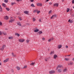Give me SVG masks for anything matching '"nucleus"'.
Segmentation results:
<instances>
[{
    "instance_id": "1",
    "label": "nucleus",
    "mask_w": 74,
    "mask_h": 74,
    "mask_svg": "<svg viewBox=\"0 0 74 74\" xmlns=\"http://www.w3.org/2000/svg\"><path fill=\"white\" fill-rule=\"evenodd\" d=\"M55 73V71L53 70L51 71H49V74H54V73Z\"/></svg>"
},
{
    "instance_id": "2",
    "label": "nucleus",
    "mask_w": 74,
    "mask_h": 74,
    "mask_svg": "<svg viewBox=\"0 0 74 74\" xmlns=\"http://www.w3.org/2000/svg\"><path fill=\"white\" fill-rule=\"evenodd\" d=\"M18 41L19 42H23L24 41H25V40L23 39H18Z\"/></svg>"
},
{
    "instance_id": "3",
    "label": "nucleus",
    "mask_w": 74,
    "mask_h": 74,
    "mask_svg": "<svg viewBox=\"0 0 74 74\" xmlns=\"http://www.w3.org/2000/svg\"><path fill=\"white\" fill-rule=\"evenodd\" d=\"M9 60V58H7L5 60H4L3 62H4V63H6V62H8Z\"/></svg>"
},
{
    "instance_id": "4",
    "label": "nucleus",
    "mask_w": 74,
    "mask_h": 74,
    "mask_svg": "<svg viewBox=\"0 0 74 74\" xmlns=\"http://www.w3.org/2000/svg\"><path fill=\"white\" fill-rule=\"evenodd\" d=\"M68 64L69 66H72L73 64V62H70L68 63Z\"/></svg>"
},
{
    "instance_id": "5",
    "label": "nucleus",
    "mask_w": 74,
    "mask_h": 74,
    "mask_svg": "<svg viewBox=\"0 0 74 74\" xmlns=\"http://www.w3.org/2000/svg\"><path fill=\"white\" fill-rule=\"evenodd\" d=\"M36 4L38 6H41L42 5V3H38Z\"/></svg>"
},
{
    "instance_id": "6",
    "label": "nucleus",
    "mask_w": 74,
    "mask_h": 74,
    "mask_svg": "<svg viewBox=\"0 0 74 74\" xmlns=\"http://www.w3.org/2000/svg\"><path fill=\"white\" fill-rule=\"evenodd\" d=\"M9 18L8 16H6L4 17V18L5 19H6V20H7L8 19H9V18Z\"/></svg>"
},
{
    "instance_id": "7",
    "label": "nucleus",
    "mask_w": 74,
    "mask_h": 74,
    "mask_svg": "<svg viewBox=\"0 0 74 74\" xmlns=\"http://www.w3.org/2000/svg\"><path fill=\"white\" fill-rule=\"evenodd\" d=\"M63 72L64 73H65V72H67V68H65L63 70Z\"/></svg>"
},
{
    "instance_id": "8",
    "label": "nucleus",
    "mask_w": 74,
    "mask_h": 74,
    "mask_svg": "<svg viewBox=\"0 0 74 74\" xmlns=\"http://www.w3.org/2000/svg\"><path fill=\"white\" fill-rule=\"evenodd\" d=\"M58 5H59V4L58 3H55L53 5V6L54 7H58Z\"/></svg>"
},
{
    "instance_id": "9",
    "label": "nucleus",
    "mask_w": 74,
    "mask_h": 74,
    "mask_svg": "<svg viewBox=\"0 0 74 74\" xmlns=\"http://www.w3.org/2000/svg\"><path fill=\"white\" fill-rule=\"evenodd\" d=\"M51 40H53V38H50L48 40V41L49 42H51Z\"/></svg>"
},
{
    "instance_id": "10",
    "label": "nucleus",
    "mask_w": 74,
    "mask_h": 74,
    "mask_svg": "<svg viewBox=\"0 0 74 74\" xmlns=\"http://www.w3.org/2000/svg\"><path fill=\"white\" fill-rule=\"evenodd\" d=\"M15 20L14 19H11L9 21V22L10 23H12V22H13V21H14Z\"/></svg>"
},
{
    "instance_id": "11",
    "label": "nucleus",
    "mask_w": 74,
    "mask_h": 74,
    "mask_svg": "<svg viewBox=\"0 0 74 74\" xmlns=\"http://www.w3.org/2000/svg\"><path fill=\"white\" fill-rule=\"evenodd\" d=\"M24 13L27 14H29V11H25L24 12Z\"/></svg>"
},
{
    "instance_id": "12",
    "label": "nucleus",
    "mask_w": 74,
    "mask_h": 74,
    "mask_svg": "<svg viewBox=\"0 0 74 74\" xmlns=\"http://www.w3.org/2000/svg\"><path fill=\"white\" fill-rule=\"evenodd\" d=\"M12 56H13V57H16V54H14V53H12Z\"/></svg>"
},
{
    "instance_id": "13",
    "label": "nucleus",
    "mask_w": 74,
    "mask_h": 74,
    "mask_svg": "<svg viewBox=\"0 0 74 74\" xmlns=\"http://www.w3.org/2000/svg\"><path fill=\"white\" fill-rule=\"evenodd\" d=\"M62 45H58V48L59 49H60V48H61V47H62Z\"/></svg>"
},
{
    "instance_id": "14",
    "label": "nucleus",
    "mask_w": 74,
    "mask_h": 74,
    "mask_svg": "<svg viewBox=\"0 0 74 74\" xmlns=\"http://www.w3.org/2000/svg\"><path fill=\"white\" fill-rule=\"evenodd\" d=\"M58 67H60V68H62V67H63V66H62V65H59V66H58V67H57V69H58Z\"/></svg>"
},
{
    "instance_id": "15",
    "label": "nucleus",
    "mask_w": 74,
    "mask_h": 74,
    "mask_svg": "<svg viewBox=\"0 0 74 74\" xmlns=\"http://www.w3.org/2000/svg\"><path fill=\"white\" fill-rule=\"evenodd\" d=\"M57 57H58L57 55H55L54 56V57H53L54 59H56V58H57Z\"/></svg>"
},
{
    "instance_id": "16",
    "label": "nucleus",
    "mask_w": 74,
    "mask_h": 74,
    "mask_svg": "<svg viewBox=\"0 0 74 74\" xmlns=\"http://www.w3.org/2000/svg\"><path fill=\"white\" fill-rule=\"evenodd\" d=\"M16 69H17V70L18 71H19V70H20V67L19 66H17L16 67Z\"/></svg>"
},
{
    "instance_id": "17",
    "label": "nucleus",
    "mask_w": 74,
    "mask_h": 74,
    "mask_svg": "<svg viewBox=\"0 0 74 74\" xmlns=\"http://www.w3.org/2000/svg\"><path fill=\"white\" fill-rule=\"evenodd\" d=\"M56 15H53L51 17V19H52V18H53L54 16H55V17H56Z\"/></svg>"
},
{
    "instance_id": "18",
    "label": "nucleus",
    "mask_w": 74,
    "mask_h": 74,
    "mask_svg": "<svg viewBox=\"0 0 74 74\" xmlns=\"http://www.w3.org/2000/svg\"><path fill=\"white\" fill-rule=\"evenodd\" d=\"M15 34L16 36H17L18 37H19V36H20V35L18 33H16Z\"/></svg>"
},
{
    "instance_id": "19",
    "label": "nucleus",
    "mask_w": 74,
    "mask_h": 74,
    "mask_svg": "<svg viewBox=\"0 0 74 74\" xmlns=\"http://www.w3.org/2000/svg\"><path fill=\"white\" fill-rule=\"evenodd\" d=\"M38 31H39V29H37L34 31V32H38Z\"/></svg>"
},
{
    "instance_id": "20",
    "label": "nucleus",
    "mask_w": 74,
    "mask_h": 74,
    "mask_svg": "<svg viewBox=\"0 0 74 74\" xmlns=\"http://www.w3.org/2000/svg\"><path fill=\"white\" fill-rule=\"evenodd\" d=\"M69 11H70V9L69 8H67V10H66L67 12H69Z\"/></svg>"
},
{
    "instance_id": "21",
    "label": "nucleus",
    "mask_w": 74,
    "mask_h": 74,
    "mask_svg": "<svg viewBox=\"0 0 74 74\" xmlns=\"http://www.w3.org/2000/svg\"><path fill=\"white\" fill-rule=\"evenodd\" d=\"M35 64V62H32V63L30 64V65H32V66H34Z\"/></svg>"
},
{
    "instance_id": "22",
    "label": "nucleus",
    "mask_w": 74,
    "mask_h": 74,
    "mask_svg": "<svg viewBox=\"0 0 74 74\" xmlns=\"http://www.w3.org/2000/svg\"><path fill=\"white\" fill-rule=\"evenodd\" d=\"M65 60H66V61L67 60H70V58H65Z\"/></svg>"
},
{
    "instance_id": "23",
    "label": "nucleus",
    "mask_w": 74,
    "mask_h": 74,
    "mask_svg": "<svg viewBox=\"0 0 74 74\" xmlns=\"http://www.w3.org/2000/svg\"><path fill=\"white\" fill-rule=\"evenodd\" d=\"M2 5H3V7H6V5H5V3H3L2 4Z\"/></svg>"
},
{
    "instance_id": "24",
    "label": "nucleus",
    "mask_w": 74,
    "mask_h": 74,
    "mask_svg": "<svg viewBox=\"0 0 74 74\" xmlns=\"http://www.w3.org/2000/svg\"><path fill=\"white\" fill-rule=\"evenodd\" d=\"M17 23L18 25H19V26H21V23L18 22Z\"/></svg>"
},
{
    "instance_id": "25",
    "label": "nucleus",
    "mask_w": 74,
    "mask_h": 74,
    "mask_svg": "<svg viewBox=\"0 0 74 74\" xmlns=\"http://www.w3.org/2000/svg\"><path fill=\"white\" fill-rule=\"evenodd\" d=\"M37 11H38L37 10H35L34 11V13H35V12H37Z\"/></svg>"
},
{
    "instance_id": "26",
    "label": "nucleus",
    "mask_w": 74,
    "mask_h": 74,
    "mask_svg": "<svg viewBox=\"0 0 74 74\" xmlns=\"http://www.w3.org/2000/svg\"><path fill=\"white\" fill-rule=\"evenodd\" d=\"M2 11V8L1 7V6L0 5V11Z\"/></svg>"
},
{
    "instance_id": "27",
    "label": "nucleus",
    "mask_w": 74,
    "mask_h": 74,
    "mask_svg": "<svg viewBox=\"0 0 74 74\" xmlns=\"http://www.w3.org/2000/svg\"><path fill=\"white\" fill-rule=\"evenodd\" d=\"M12 38H13L12 36L10 37H9V39L10 40H11V39H12Z\"/></svg>"
},
{
    "instance_id": "28",
    "label": "nucleus",
    "mask_w": 74,
    "mask_h": 74,
    "mask_svg": "<svg viewBox=\"0 0 74 74\" xmlns=\"http://www.w3.org/2000/svg\"><path fill=\"white\" fill-rule=\"evenodd\" d=\"M27 66L25 65L24 66L23 69H26L27 68Z\"/></svg>"
},
{
    "instance_id": "29",
    "label": "nucleus",
    "mask_w": 74,
    "mask_h": 74,
    "mask_svg": "<svg viewBox=\"0 0 74 74\" xmlns=\"http://www.w3.org/2000/svg\"><path fill=\"white\" fill-rule=\"evenodd\" d=\"M31 7H35V6H34V4H32L31 5Z\"/></svg>"
},
{
    "instance_id": "30",
    "label": "nucleus",
    "mask_w": 74,
    "mask_h": 74,
    "mask_svg": "<svg viewBox=\"0 0 74 74\" xmlns=\"http://www.w3.org/2000/svg\"><path fill=\"white\" fill-rule=\"evenodd\" d=\"M48 60V58H45V61H46V62H47Z\"/></svg>"
},
{
    "instance_id": "31",
    "label": "nucleus",
    "mask_w": 74,
    "mask_h": 74,
    "mask_svg": "<svg viewBox=\"0 0 74 74\" xmlns=\"http://www.w3.org/2000/svg\"><path fill=\"white\" fill-rule=\"evenodd\" d=\"M38 33H39V34H42V32L41 31H39L38 32Z\"/></svg>"
},
{
    "instance_id": "32",
    "label": "nucleus",
    "mask_w": 74,
    "mask_h": 74,
    "mask_svg": "<svg viewBox=\"0 0 74 74\" xmlns=\"http://www.w3.org/2000/svg\"><path fill=\"white\" fill-rule=\"evenodd\" d=\"M68 22H70V23H73V21H70V19L69 20Z\"/></svg>"
},
{
    "instance_id": "33",
    "label": "nucleus",
    "mask_w": 74,
    "mask_h": 74,
    "mask_svg": "<svg viewBox=\"0 0 74 74\" xmlns=\"http://www.w3.org/2000/svg\"><path fill=\"white\" fill-rule=\"evenodd\" d=\"M58 71L59 72V73H61V72H62V71H61V69H59Z\"/></svg>"
},
{
    "instance_id": "34",
    "label": "nucleus",
    "mask_w": 74,
    "mask_h": 74,
    "mask_svg": "<svg viewBox=\"0 0 74 74\" xmlns=\"http://www.w3.org/2000/svg\"><path fill=\"white\" fill-rule=\"evenodd\" d=\"M33 22H35V21H36V18H33Z\"/></svg>"
},
{
    "instance_id": "35",
    "label": "nucleus",
    "mask_w": 74,
    "mask_h": 74,
    "mask_svg": "<svg viewBox=\"0 0 74 74\" xmlns=\"http://www.w3.org/2000/svg\"><path fill=\"white\" fill-rule=\"evenodd\" d=\"M52 11L50 10L49 12V14H51L52 13Z\"/></svg>"
},
{
    "instance_id": "36",
    "label": "nucleus",
    "mask_w": 74,
    "mask_h": 74,
    "mask_svg": "<svg viewBox=\"0 0 74 74\" xmlns=\"http://www.w3.org/2000/svg\"><path fill=\"white\" fill-rule=\"evenodd\" d=\"M15 4V2H13V3H11V5H13L14 4Z\"/></svg>"
},
{
    "instance_id": "37",
    "label": "nucleus",
    "mask_w": 74,
    "mask_h": 74,
    "mask_svg": "<svg viewBox=\"0 0 74 74\" xmlns=\"http://www.w3.org/2000/svg\"><path fill=\"white\" fill-rule=\"evenodd\" d=\"M45 38L43 37L42 38V40H43V41H45Z\"/></svg>"
},
{
    "instance_id": "38",
    "label": "nucleus",
    "mask_w": 74,
    "mask_h": 74,
    "mask_svg": "<svg viewBox=\"0 0 74 74\" xmlns=\"http://www.w3.org/2000/svg\"><path fill=\"white\" fill-rule=\"evenodd\" d=\"M18 18L20 21H22V18L21 17H19Z\"/></svg>"
},
{
    "instance_id": "39",
    "label": "nucleus",
    "mask_w": 74,
    "mask_h": 74,
    "mask_svg": "<svg viewBox=\"0 0 74 74\" xmlns=\"http://www.w3.org/2000/svg\"><path fill=\"white\" fill-rule=\"evenodd\" d=\"M4 2H5V3H8V0H4Z\"/></svg>"
},
{
    "instance_id": "40",
    "label": "nucleus",
    "mask_w": 74,
    "mask_h": 74,
    "mask_svg": "<svg viewBox=\"0 0 74 74\" xmlns=\"http://www.w3.org/2000/svg\"><path fill=\"white\" fill-rule=\"evenodd\" d=\"M30 40H26V42L27 43H29V41Z\"/></svg>"
},
{
    "instance_id": "41",
    "label": "nucleus",
    "mask_w": 74,
    "mask_h": 74,
    "mask_svg": "<svg viewBox=\"0 0 74 74\" xmlns=\"http://www.w3.org/2000/svg\"><path fill=\"white\" fill-rule=\"evenodd\" d=\"M3 34L4 35H7V33L5 32L3 33Z\"/></svg>"
},
{
    "instance_id": "42",
    "label": "nucleus",
    "mask_w": 74,
    "mask_h": 74,
    "mask_svg": "<svg viewBox=\"0 0 74 74\" xmlns=\"http://www.w3.org/2000/svg\"><path fill=\"white\" fill-rule=\"evenodd\" d=\"M1 51H3V50H4V48L2 47L1 48Z\"/></svg>"
},
{
    "instance_id": "43",
    "label": "nucleus",
    "mask_w": 74,
    "mask_h": 74,
    "mask_svg": "<svg viewBox=\"0 0 74 74\" xmlns=\"http://www.w3.org/2000/svg\"><path fill=\"white\" fill-rule=\"evenodd\" d=\"M5 45H3L2 46V48H5Z\"/></svg>"
},
{
    "instance_id": "44",
    "label": "nucleus",
    "mask_w": 74,
    "mask_h": 74,
    "mask_svg": "<svg viewBox=\"0 0 74 74\" xmlns=\"http://www.w3.org/2000/svg\"><path fill=\"white\" fill-rule=\"evenodd\" d=\"M0 26H2V23L0 22Z\"/></svg>"
},
{
    "instance_id": "45",
    "label": "nucleus",
    "mask_w": 74,
    "mask_h": 74,
    "mask_svg": "<svg viewBox=\"0 0 74 74\" xmlns=\"http://www.w3.org/2000/svg\"><path fill=\"white\" fill-rule=\"evenodd\" d=\"M6 9L7 10V11H9L10 10L9 8H6Z\"/></svg>"
},
{
    "instance_id": "46",
    "label": "nucleus",
    "mask_w": 74,
    "mask_h": 74,
    "mask_svg": "<svg viewBox=\"0 0 74 74\" xmlns=\"http://www.w3.org/2000/svg\"><path fill=\"white\" fill-rule=\"evenodd\" d=\"M40 11H37V14H39V13H40Z\"/></svg>"
},
{
    "instance_id": "47",
    "label": "nucleus",
    "mask_w": 74,
    "mask_h": 74,
    "mask_svg": "<svg viewBox=\"0 0 74 74\" xmlns=\"http://www.w3.org/2000/svg\"><path fill=\"white\" fill-rule=\"evenodd\" d=\"M72 4H74V0H73L72 1Z\"/></svg>"
},
{
    "instance_id": "48",
    "label": "nucleus",
    "mask_w": 74,
    "mask_h": 74,
    "mask_svg": "<svg viewBox=\"0 0 74 74\" xmlns=\"http://www.w3.org/2000/svg\"><path fill=\"white\" fill-rule=\"evenodd\" d=\"M53 53V51H51L50 53L51 55Z\"/></svg>"
},
{
    "instance_id": "49",
    "label": "nucleus",
    "mask_w": 74,
    "mask_h": 74,
    "mask_svg": "<svg viewBox=\"0 0 74 74\" xmlns=\"http://www.w3.org/2000/svg\"><path fill=\"white\" fill-rule=\"evenodd\" d=\"M66 48H69V46H68L66 45L65 46Z\"/></svg>"
},
{
    "instance_id": "50",
    "label": "nucleus",
    "mask_w": 74,
    "mask_h": 74,
    "mask_svg": "<svg viewBox=\"0 0 74 74\" xmlns=\"http://www.w3.org/2000/svg\"><path fill=\"white\" fill-rule=\"evenodd\" d=\"M11 71L12 72V73H14V70L13 69L11 70Z\"/></svg>"
},
{
    "instance_id": "51",
    "label": "nucleus",
    "mask_w": 74,
    "mask_h": 74,
    "mask_svg": "<svg viewBox=\"0 0 74 74\" xmlns=\"http://www.w3.org/2000/svg\"><path fill=\"white\" fill-rule=\"evenodd\" d=\"M31 2H33L34 1V0H30Z\"/></svg>"
},
{
    "instance_id": "52",
    "label": "nucleus",
    "mask_w": 74,
    "mask_h": 74,
    "mask_svg": "<svg viewBox=\"0 0 74 74\" xmlns=\"http://www.w3.org/2000/svg\"><path fill=\"white\" fill-rule=\"evenodd\" d=\"M1 34H2V32L0 31V35H1Z\"/></svg>"
},
{
    "instance_id": "53",
    "label": "nucleus",
    "mask_w": 74,
    "mask_h": 74,
    "mask_svg": "<svg viewBox=\"0 0 74 74\" xmlns=\"http://www.w3.org/2000/svg\"><path fill=\"white\" fill-rule=\"evenodd\" d=\"M22 0H16L17 1H22Z\"/></svg>"
},
{
    "instance_id": "54",
    "label": "nucleus",
    "mask_w": 74,
    "mask_h": 74,
    "mask_svg": "<svg viewBox=\"0 0 74 74\" xmlns=\"http://www.w3.org/2000/svg\"><path fill=\"white\" fill-rule=\"evenodd\" d=\"M39 22H41V19H39Z\"/></svg>"
},
{
    "instance_id": "55",
    "label": "nucleus",
    "mask_w": 74,
    "mask_h": 74,
    "mask_svg": "<svg viewBox=\"0 0 74 74\" xmlns=\"http://www.w3.org/2000/svg\"><path fill=\"white\" fill-rule=\"evenodd\" d=\"M49 5H51V4H52V3H51V2L49 3Z\"/></svg>"
},
{
    "instance_id": "56",
    "label": "nucleus",
    "mask_w": 74,
    "mask_h": 74,
    "mask_svg": "<svg viewBox=\"0 0 74 74\" xmlns=\"http://www.w3.org/2000/svg\"><path fill=\"white\" fill-rule=\"evenodd\" d=\"M23 27H25L26 26V25H24L23 26Z\"/></svg>"
},
{
    "instance_id": "57",
    "label": "nucleus",
    "mask_w": 74,
    "mask_h": 74,
    "mask_svg": "<svg viewBox=\"0 0 74 74\" xmlns=\"http://www.w3.org/2000/svg\"><path fill=\"white\" fill-rule=\"evenodd\" d=\"M5 30H8V29H7V28H6L5 29Z\"/></svg>"
},
{
    "instance_id": "58",
    "label": "nucleus",
    "mask_w": 74,
    "mask_h": 74,
    "mask_svg": "<svg viewBox=\"0 0 74 74\" xmlns=\"http://www.w3.org/2000/svg\"><path fill=\"white\" fill-rule=\"evenodd\" d=\"M0 65H1V63L0 62Z\"/></svg>"
},
{
    "instance_id": "59",
    "label": "nucleus",
    "mask_w": 74,
    "mask_h": 74,
    "mask_svg": "<svg viewBox=\"0 0 74 74\" xmlns=\"http://www.w3.org/2000/svg\"><path fill=\"white\" fill-rule=\"evenodd\" d=\"M49 1V0H47V1Z\"/></svg>"
},
{
    "instance_id": "60",
    "label": "nucleus",
    "mask_w": 74,
    "mask_h": 74,
    "mask_svg": "<svg viewBox=\"0 0 74 74\" xmlns=\"http://www.w3.org/2000/svg\"><path fill=\"white\" fill-rule=\"evenodd\" d=\"M70 56V55H69V56Z\"/></svg>"
},
{
    "instance_id": "61",
    "label": "nucleus",
    "mask_w": 74,
    "mask_h": 74,
    "mask_svg": "<svg viewBox=\"0 0 74 74\" xmlns=\"http://www.w3.org/2000/svg\"><path fill=\"white\" fill-rule=\"evenodd\" d=\"M64 0H62V1H64Z\"/></svg>"
},
{
    "instance_id": "62",
    "label": "nucleus",
    "mask_w": 74,
    "mask_h": 74,
    "mask_svg": "<svg viewBox=\"0 0 74 74\" xmlns=\"http://www.w3.org/2000/svg\"><path fill=\"white\" fill-rule=\"evenodd\" d=\"M11 18H12V17H11Z\"/></svg>"
},
{
    "instance_id": "63",
    "label": "nucleus",
    "mask_w": 74,
    "mask_h": 74,
    "mask_svg": "<svg viewBox=\"0 0 74 74\" xmlns=\"http://www.w3.org/2000/svg\"><path fill=\"white\" fill-rule=\"evenodd\" d=\"M73 8L74 9V6L73 7Z\"/></svg>"
},
{
    "instance_id": "64",
    "label": "nucleus",
    "mask_w": 74,
    "mask_h": 74,
    "mask_svg": "<svg viewBox=\"0 0 74 74\" xmlns=\"http://www.w3.org/2000/svg\"><path fill=\"white\" fill-rule=\"evenodd\" d=\"M73 74H74V72L73 73Z\"/></svg>"
}]
</instances>
